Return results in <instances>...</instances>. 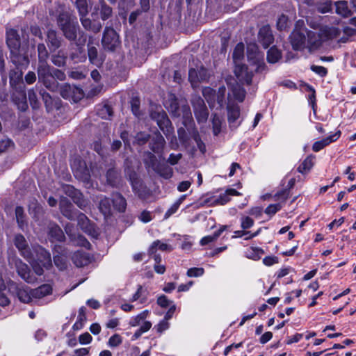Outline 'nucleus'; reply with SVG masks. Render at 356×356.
<instances>
[{
    "label": "nucleus",
    "mask_w": 356,
    "mask_h": 356,
    "mask_svg": "<svg viewBox=\"0 0 356 356\" xmlns=\"http://www.w3.org/2000/svg\"><path fill=\"white\" fill-rule=\"evenodd\" d=\"M303 22L298 21L290 36V40L295 50L307 49L309 52L318 49L323 42L337 38L340 30L336 27H322L318 33L307 31L302 26Z\"/></svg>",
    "instance_id": "nucleus-1"
},
{
    "label": "nucleus",
    "mask_w": 356,
    "mask_h": 356,
    "mask_svg": "<svg viewBox=\"0 0 356 356\" xmlns=\"http://www.w3.org/2000/svg\"><path fill=\"white\" fill-rule=\"evenodd\" d=\"M14 243L21 255L31 264L38 275L43 274L44 268L48 269L51 266L50 253L42 247L33 246L31 250L24 236L20 234L15 235Z\"/></svg>",
    "instance_id": "nucleus-2"
},
{
    "label": "nucleus",
    "mask_w": 356,
    "mask_h": 356,
    "mask_svg": "<svg viewBox=\"0 0 356 356\" xmlns=\"http://www.w3.org/2000/svg\"><path fill=\"white\" fill-rule=\"evenodd\" d=\"M248 58L252 69L249 70L248 67L242 63L236 64L234 74L241 83L250 84L253 75L252 70L256 72L263 70L264 63L263 54L258 51V48L255 44L248 47Z\"/></svg>",
    "instance_id": "nucleus-3"
},
{
    "label": "nucleus",
    "mask_w": 356,
    "mask_h": 356,
    "mask_svg": "<svg viewBox=\"0 0 356 356\" xmlns=\"http://www.w3.org/2000/svg\"><path fill=\"white\" fill-rule=\"evenodd\" d=\"M27 48L26 46L23 45L10 50L11 61L17 69H26L29 65Z\"/></svg>",
    "instance_id": "nucleus-4"
},
{
    "label": "nucleus",
    "mask_w": 356,
    "mask_h": 356,
    "mask_svg": "<svg viewBox=\"0 0 356 356\" xmlns=\"http://www.w3.org/2000/svg\"><path fill=\"white\" fill-rule=\"evenodd\" d=\"M8 263L10 266H14L16 268L19 275L26 282L33 283L35 281L36 279L31 275L28 266L15 255L9 257Z\"/></svg>",
    "instance_id": "nucleus-5"
},
{
    "label": "nucleus",
    "mask_w": 356,
    "mask_h": 356,
    "mask_svg": "<svg viewBox=\"0 0 356 356\" xmlns=\"http://www.w3.org/2000/svg\"><path fill=\"white\" fill-rule=\"evenodd\" d=\"M150 116L152 120L156 122L157 125L164 134L168 136L172 132L171 122L161 108H156V111H152Z\"/></svg>",
    "instance_id": "nucleus-6"
},
{
    "label": "nucleus",
    "mask_w": 356,
    "mask_h": 356,
    "mask_svg": "<svg viewBox=\"0 0 356 356\" xmlns=\"http://www.w3.org/2000/svg\"><path fill=\"white\" fill-rule=\"evenodd\" d=\"M52 293V287L50 284H45L32 290L33 300L34 304L44 305L52 300L49 296Z\"/></svg>",
    "instance_id": "nucleus-7"
},
{
    "label": "nucleus",
    "mask_w": 356,
    "mask_h": 356,
    "mask_svg": "<svg viewBox=\"0 0 356 356\" xmlns=\"http://www.w3.org/2000/svg\"><path fill=\"white\" fill-rule=\"evenodd\" d=\"M105 50L114 51L120 45L119 36L112 28H106L102 40Z\"/></svg>",
    "instance_id": "nucleus-8"
},
{
    "label": "nucleus",
    "mask_w": 356,
    "mask_h": 356,
    "mask_svg": "<svg viewBox=\"0 0 356 356\" xmlns=\"http://www.w3.org/2000/svg\"><path fill=\"white\" fill-rule=\"evenodd\" d=\"M209 73L202 66L191 68L188 72V80L193 88H196L199 83L207 81L209 78Z\"/></svg>",
    "instance_id": "nucleus-9"
},
{
    "label": "nucleus",
    "mask_w": 356,
    "mask_h": 356,
    "mask_svg": "<svg viewBox=\"0 0 356 356\" xmlns=\"http://www.w3.org/2000/svg\"><path fill=\"white\" fill-rule=\"evenodd\" d=\"M192 104L197 120L199 122H204L208 118V111L203 99L200 97H194L192 99Z\"/></svg>",
    "instance_id": "nucleus-10"
},
{
    "label": "nucleus",
    "mask_w": 356,
    "mask_h": 356,
    "mask_svg": "<svg viewBox=\"0 0 356 356\" xmlns=\"http://www.w3.org/2000/svg\"><path fill=\"white\" fill-rule=\"evenodd\" d=\"M72 168L76 177L83 181H89L90 175L84 163L79 161V163H77L76 161H74L72 163Z\"/></svg>",
    "instance_id": "nucleus-11"
},
{
    "label": "nucleus",
    "mask_w": 356,
    "mask_h": 356,
    "mask_svg": "<svg viewBox=\"0 0 356 356\" xmlns=\"http://www.w3.org/2000/svg\"><path fill=\"white\" fill-rule=\"evenodd\" d=\"M66 234L69 236L71 241L75 245L82 246L87 249L90 247V243L81 235L76 234L74 232V227L71 225H67L65 227Z\"/></svg>",
    "instance_id": "nucleus-12"
},
{
    "label": "nucleus",
    "mask_w": 356,
    "mask_h": 356,
    "mask_svg": "<svg viewBox=\"0 0 356 356\" xmlns=\"http://www.w3.org/2000/svg\"><path fill=\"white\" fill-rule=\"evenodd\" d=\"M259 41L262 44L264 48L268 46L273 42V36L269 26L266 25L262 26L259 31Z\"/></svg>",
    "instance_id": "nucleus-13"
},
{
    "label": "nucleus",
    "mask_w": 356,
    "mask_h": 356,
    "mask_svg": "<svg viewBox=\"0 0 356 356\" xmlns=\"http://www.w3.org/2000/svg\"><path fill=\"white\" fill-rule=\"evenodd\" d=\"M341 136V131H337L334 134L323 138L321 140L315 142L313 144L312 149L314 152H317L323 149L325 146L328 145L332 142L336 141Z\"/></svg>",
    "instance_id": "nucleus-14"
},
{
    "label": "nucleus",
    "mask_w": 356,
    "mask_h": 356,
    "mask_svg": "<svg viewBox=\"0 0 356 356\" xmlns=\"http://www.w3.org/2000/svg\"><path fill=\"white\" fill-rule=\"evenodd\" d=\"M72 260L76 266L82 267L90 264L91 258L88 253L78 250L73 254Z\"/></svg>",
    "instance_id": "nucleus-15"
},
{
    "label": "nucleus",
    "mask_w": 356,
    "mask_h": 356,
    "mask_svg": "<svg viewBox=\"0 0 356 356\" xmlns=\"http://www.w3.org/2000/svg\"><path fill=\"white\" fill-rule=\"evenodd\" d=\"M149 313V310H144L138 314L132 316L129 321V325L131 327H143L145 323H151L147 320Z\"/></svg>",
    "instance_id": "nucleus-16"
},
{
    "label": "nucleus",
    "mask_w": 356,
    "mask_h": 356,
    "mask_svg": "<svg viewBox=\"0 0 356 356\" xmlns=\"http://www.w3.org/2000/svg\"><path fill=\"white\" fill-rule=\"evenodd\" d=\"M228 86L231 90V92L229 93V97H231L232 95L234 99L240 102H243L245 97V91L241 85L238 83L232 84L231 83H228Z\"/></svg>",
    "instance_id": "nucleus-17"
},
{
    "label": "nucleus",
    "mask_w": 356,
    "mask_h": 356,
    "mask_svg": "<svg viewBox=\"0 0 356 356\" xmlns=\"http://www.w3.org/2000/svg\"><path fill=\"white\" fill-rule=\"evenodd\" d=\"M228 121L230 126L237 127L240 122H237V120L240 116V109L237 105H228Z\"/></svg>",
    "instance_id": "nucleus-18"
},
{
    "label": "nucleus",
    "mask_w": 356,
    "mask_h": 356,
    "mask_svg": "<svg viewBox=\"0 0 356 356\" xmlns=\"http://www.w3.org/2000/svg\"><path fill=\"white\" fill-rule=\"evenodd\" d=\"M66 193L71 197L74 202L78 205L81 209H84L87 206V202L79 198L81 195L80 193L76 191L74 187L71 186H66L65 188Z\"/></svg>",
    "instance_id": "nucleus-19"
},
{
    "label": "nucleus",
    "mask_w": 356,
    "mask_h": 356,
    "mask_svg": "<svg viewBox=\"0 0 356 356\" xmlns=\"http://www.w3.org/2000/svg\"><path fill=\"white\" fill-rule=\"evenodd\" d=\"M88 54L90 62L93 65L99 67L102 65L104 58L102 55H99L96 47L88 45Z\"/></svg>",
    "instance_id": "nucleus-20"
},
{
    "label": "nucleus",
    "mask_w": 356,
    "mask_h": 356,
    "mask_svg": "<svg viewBox=\"0 0 356 356\" xmlns=\"http://www.w3.org/2000/svg\"><path fill=\"white\" fill-rule=\"evenodd\" d=\"M6 35V42L10 49V51L22 46L19 42L18 34L15 30L10 29L7 31Z\"/></svg>",
    "instance_id": "nucleus-21"
},
{
    "label": "nucleus",
    "mask_w": 356,
    "mask_h": 356,
    "mask_svg": "<svg viewBox=\"0 0 356 356\" xmlns=\"http://www.w3.org/2000/svg\"><path fill=\"white\" fill-rule=\"evenodd\" d=\"M17 296L19 300L24 303H33V296H32V290L27 286H21L17 288Z\"/></svg>",
    "instance_id": "nucleus-22"
},
{
    "label": "nucleus",
    "mask_w": 356,
    "mask_h": 356,
    "mask_svg": "<svg viewBox=\"0 0 356 356\" xmlns=\"http://www.w3.org/2000/svg\"><path fill=\"white\" fill-rule=\"evenodd\" d=\"M49 229V236L52 240L63 241L65 239L63 230L57 225L50 224Z\"/></svg>",
    "instance_id": "nucleus-23"
},
{
    "label": "nucleus",
    "mask_w": 356,
    "mask_h": 356,
    "mask_svg": "<svg viewBox=\"0 0 356 356\" xmlns=\"http://www.w3.org/2000/svg\"><path fill=\"white\" fill-rule=\"evenodd\" d=\"M53 68H51L46 62L39 63L38 67V79L41 80L52 75Z\"/></svg>",
    "instance_id": "nucleus-24"
},
{
    "label": "nucleus",
    "mask_w": 356,
    "mask_h": 356,
    "mask_svg": "<svg viewBox=\"0 0 356 356\" xmlns=\"http://www.w3.org/2000/svg\"><path fill=\"white\" fill-rule=\"evenodd\" d=\"M112 202L113 207L118 211H124L127 206L125 199L120 193L112 195Z\"/></svg>",
    "instance_id": "nucleus-25"
},
{
    "label": "nucleus",
    "mask_w": 356,
    "mask_h": 356,
    "mask_svg": "<svg viewBox=\"0 0 356 356\" xmlns=\"http://www.w3.org/2000/svg\"><path fill=\"white\" fill-rule=\"evenodd\" d=\"M72 204L67 198H61L60 201V209L61 213L67 218L73 219L74 214L72 211Z\"/></svg>",
    "instance_id": "nucleus-26"
},
{
    "label": "nucleus",
    "mask_w": 356,
    "mask_h": 356,
    "mask_svg": "<svg viewBox=\"0 0 356 356\" xmlns=\"http://www.w3.org/2000/svg\"><path fill=\"white\" fill-rule=\"evenodd\" d=\"M227 229V225H222L220 227V228L213 233L212 235H209L203 237L200 240V245H207L211 242H213L218 239V238L221 235V234Z\"/></svg>",
    "instance_id": "nucleus-27"
},
{
    "label": "nucleus",
    "mask_w": 356,
    "mask_h": 356,
    "mask_svg": "<svg viewBox=\"0 0 356 356\" xmlns=\"http://www.w3.org/2000/svg\"><path fill=\"white\" fill-rule=\"evenodd\" d=\"M99 201V209L100 211L104 215L107 216L111 213V200L104 196L98 197Z\"/></svg>",
    "instance_id": "nucleus-28"
},
{
    "label": "nucleus",
    "mask_w": 356,
    "mask_h": 356,
    "mask_svg": "<svg viewBox=\"0 0 356 356\" xmlns=\"http://www.w3.org/2000/svg\"><path fill=\"white\" fill-rule=\"evenodd\" d=\"M22 68L17 70H12L10 72V83L13 87H17L19 83H22L23 72Z\"/></svg>",
    "instance_id": "nucleus-29"
},
{
    "label": "nucleus",
    "mask_w": 356,
    "mask_h": 356,
    "mask_svg": "<svg viewBox=\"0 0 356 356\" xmlns=\"http://www.w3.org/2000/svg\"><path fill=\"white\" fill-rule=\"evenodd\" d=\"M336 11L337 14L343 17H348L350 15L351 11L348 8V2L346 1H337L335 3Z\"/></svg>",
    "instance_id": "nucleus-30"
},
{
    "label": "nucleus",
    "mask_w": 356,
    "mask_h": 356,
    "mask_svg": "<svg viewBox=\"0 0 356 356\" xmlns=\"http://www.w3.org/2000/svg\"><path fill=\"white\" fill-rule=\"evenodd\" d=\"M13 101L20 111H25L28 108L24 88L22 89L19 97L13 96Z\"/></svg>",
    "instance_id": "nucleus-31"
},
{
    "label": "nucleus",
    "mask_w": 356,
    "mask_h": 356,
    "mask_svg": "<svg viewBox=\"0 0 356 356\" xmlns=\"http://www.w3.org/2000/svg\"><path fill=\"white\" fill-rule=\"evenodd\" d=\"M233 60L234 65L241 63V60L244 56V44L238 43L236 44L233 52Z\"/></svg>",
    "instance_id": "nucleus-32"
},
{
    "label": "nucleus",
    "mask_w": 356,
    "mask_h": 356,
    "mask_svg": "<svg viewBox=\"0 0 356 356\" xmlns=\"http://www.w3.org/2000/svg\"><path fill=\"white\" fill-rule=\"evenodd\" d=\"M47 41L51 49H56L60 47V40L57 38L55 31L49 30L47 32Z\"/></svg>",
    "instance_id": "nucleus-33"
},
{
    "label": "nucleus",
    "mask_w": 356,
    "mask_h": 356,
    "mask_svg": "<svg viewBox=\"0 0 356 356\" xmlns=\"http://www.w3.org/2000/svg\"><path fill=\"white\" fill-rule=\"evenodd\" d=\"M202 94L210 106H215L216 97L215 91L209 87H205L202 90Z\"/></svg>",
    "instance_id": "nucleus-34"
},
{
    "label": "nucleus",
    "mask_w": 356,
    "mask_h": 356,
    "mask_svg": "<svg viewBox=\"0 0 356 356\" xmlns=\"http://www.w3.org/2000/svg\"><path fill=\"white\" fill-rule=\"evenodd\" d=\"M29 211L33 218L38 219L40 216L42 214V208L39 205L36 200H33L29 204Z\"/></svg>",
    "instance_id": "nucleus-35"
},
{
    "label": "nucleus",
    "mask_w": 356,
    "mask_h": 356,
    "mask_svg": "<svg viewBox=\"0 0 356 356\" xmlns=\"http://www.w3.org/2000/svg\"><path fill=\"white\" fill-rule=\"evenodd\" d=\"M56 252L57 254L54 257V264L60 270H63L66 268L67 265V257L66 254H60L57 251Z\"/></svg>",
    "instance_id": "nucleus-36"
},
{
    "label": "nucleus",
    "mask_w": 356,
    "mask_h": 356,
    "mask_svg": "<svg viewBox=\"0 0 356 356\" xmlns=\"http://www.w3.org/2000/svg\"><path fill=\"white\" fill-rule=\"evenodd\" d=\"M86 320V308L84 307H82L79 310V315L77 317V320L75 322V323L73 325V329L74 330H81L84 324V322Z\"/></svg>",
    "instance_id": "nucleus-37"
},
{
    "label": "nucleus",
    "mask_w": 356,
    "mask_h": 356,
    "mask_svg": "<svg viewBox=\"0 0 356 356\" xmlns=\"http://www.w3.org/2000/svg\"><path fill=\"white\" fill-rule=\"evenodd\" d=\"M62 29L65 36L69 40H72L76 38V29L74 25H72L70 24H65L63 25Z\"/></svg>",
    "instance_id": "nucleus-38"
},
{
    "label": "nucleus",
    "mask_w": 356,
    "mask_h": 356,
    "mask_svg": "<svg viewBox=\"0 0 356 356\" xmlns=\"http://www.w3.org/2000/svg\"><path fill=\"white\" fill-rule=\"evenodd\" d=\"M314 156H307L303 162L299 165L298 170L300 173H305L311 170L314 165Z\"/></svg>",
    "instance_id": "nucleus-39"
},
{
    "label": "nucleus",
    "mask_w": 356,
    "mask_h": 356,
    "mask_svg": "<svg viewBox=\"0 0 356 356\" xmlns=\"http://www.w3.org/2000/svg\"><path fill=\"white\" fill-rule=\"evenodd\" d=\"M157 250L161 251H171L172 249L168 245L161 243L160 241H156L149 247V253L154 254Z\"/></svg>",
    "instance_id": "nucleus-40"
},
{
    "label": "nucleus",
    "mask_w": 356,
    "mask_h": 356,
    "mask_svg": "<svg viewBox=\"0 0 356 356\" xmlns=\"http://www.w3.org/2000/svg\"><path fill=\"white\" fill-rule=\"evenodd\" d=\"M125 173L129 179L133 189L136 190L138 185L140 183L136 172L134 170H131L130 168L127 166L125 168Z\"/></svg>",
    "instance_id": "nucleus-41"
},
{
    "label": "nucleus",
    "mask_w": 356,
    "mask_h": 356,
    "mask_svg": "<svg viewBox=\"0 0 356 356\" xmlns=\"http://www.w3.org/2000/svg\"><path fill=\"white\" fill-rule=\"evenodd\" d=\"M281 58L280 51L275 47H271L267 54V60L270 63H277Z\"/></svg>",
    "instance_id": "nucleus-42"
},
{
    "label": "nucleus",
    "mask_w": 356,
    "mask_h": 356,
    "mask_svg": "<svg viewBox=\"0 0 356 356\" xmlns=\"http://www.w3.org/2000/svg\"><path fill=\"white\" fill-rule=\"evenodd\" d=\"M264 251L259 248H250L245 252L246 257L253 260H258L261 258Z\"/></svg>",
    "instance_id": "nucleus-43"
},
{
    "label": "nucleus",
    "mask_w": 356,
    "mask_h": 356,
    "mask_svg": "<svg viewBox=\"0 0 356 356\" xmlns=\"http://www.w3.org/2000/svg\"><path fill=\"white\" fill-rule=\"evenodd\" d=\"M186 195H182L171 206V207L165 212V218H169L175 213L179 209L180 204L185 200Z\"/></svg>",
    "instance_id": "nucleus-44"
},
{
    "label": "nucleus",
    "mask_w": 356,
    "mask_h": 356,
    "mask_svg": "<svg viewBox=\"0 0 356 356\" xmlns=\"http://www.w3.org/2000/svg\"><path fill=\"white\" fill-rule=\"evenodd\" d=\"M77 218H78V224L81 227V228L85 232H90L91 226L89 223V220L88 219V218L83 213L79 214Z\"/></svg>",
    "instance_id": "nucleus-45"
},
{
    "label": "nucleus",
    "mask_w": 356,
    "mask_h": 356,
    "mask_svg": "<svg viewBox=\"0 0 356 356\" xmlns=\"http://www.w3.org/2000/svg\"><path fill=\"white\" fill-rule=\"evenodd\" d=\"M39 81L42 82L44 86L50 90H56L58 88V83L52 75L50 77H47L45 79L39 80Z\"/></svg>",
    "instance_id": "nucleus-46"
},
{
    "label": "nucleus",
    "mask_w": 356,
    "mask_h": 356,
    "mask_svg": "<svg viewBox=\"0 0 356 356\" xmlns=\"http://www.w3.org/2000/svg\"><path fill=\"white\" fill-rule=\"evenodd\" d=\"M112 113L111 108L108 105L102 106L97 109V115L103 119H108Z\"/></svg>",
    "instance_id": "nucleus-47"
},
{
    "label": "nucleus",
    "mask_w": 356,
    "mask_h": 356,
    "mask_svg": "<svg viewBox=\"0 0 356 356\" xmlns=\"http://www.w3.org/2000/svg\"><path fill=\"white\" fill-rule=\"evenodd\" d=\"M76 6L79 15L82 17H86L88 13L86 0H76Z\"/></svg>",
    "instance_id": "nucleus-48"
},
{
    "label": "nucleus",
    "mask_w": 356,
    "mask_h": 356,
    "mask_svg": "<svg viewBox=\"0 0 356 356\" xmlns=\"http://www.w3.org/2000/svg\"><path fill=\"white\" fill-rule=\"evenodd\" d=\"M154 140L155 143L152 145V149L154 152H159V150L163 147L165 140L163 137L159 133L155 134Z\"/></svg>",
    "instance_id": "nucleus-49"
},
{
    "label": "nucleus",
    "mask_w": 356,
    "mask_h": 356,
    "mask_svg": "<svg viewBox=\"0 0 356 356\" xmlns=\"http://www.w3.org/2000/svg\"><path fill=\"white\" fill-rule=\"evenodd\" d=\"M152 326V323H146L143 327H140L132 336L131 340L134 341L138 339L143 333L149 331Z\"/></svg>",
    "instance_id": "nucleus-50"
},
{
    "label": "nucleus",
    "mask_w": 356,
    "mask_h": 356,
    "mask_svg": "<svg viewBox=\"0 0 356 356\" xmlns=\"http://www.w3.org/2000/svg\"><path fill=\"white\" fill-rule=\"evenodd\" d=\"M15 216L19 227L24 229L25 223V218L24 214V209L21 207H17L15 209Z\"/></svg>",
    "instance_id": "nucleus-51"
},
{
    "label": "nucleus",
    "mask_w": 356,
    "mask_h": 356,
    "mask_svg": "<svg viewBox=\"0 0 356 356\" xmlns=\"http://www.w3.org/2000/svg\"><path fill=\"white\" fill-rule=\"evenodd\" d=\"M230 200L227 193L225 191L223 193H220L218 196H214L212 198V204L223 205L227 203Z\"/></svg>",
    "instance_id": "nucleus-52"
},
{
    "label": "nucleus",
    "mask_w": 356,
    "mask_h": 356,
    "mask_svg": "<svg viewBox=\"0 0 356 356\" xmlns=\"http://www.w3.org/2000/svg\"><path fill=\"white\" fill-rule=\"evenodd\" d=\"M38 51L39 63L46 62V60L48 58V51L46 49L45 45L44 44H39L38 45Z\"/></svg>",
    "instance_id": "nucleus-53"
},
{
    "label": "nucleus",
    "mask_w": 356,
    "mask_h": 356,
    "mask_svg": "<svg viewBox=\"0 0 356 356\" xmlns=\"http://www.w3.org/2000/svg\"><path fill=\"white\" fill-rule=\"evenodd\" d=\"M222 120L221 118L216 114L213 115L212 119V124L214 135H218L220 131Z\"/></svg>",
    "instance_id": "nucleus-54"
},
{
    "label": "nucleus",
    "mask_w": 356,
    "mask_h": 356,
    "mask_svg": "<svg viewBox=\"0 0 356 356\" xmlns=\"http://www.w3.org/2000/svg\"><path fill=\"white\" fill-rule=\"evenodd\" d=\"M254 220L249 216H242L241 218V227L245 230L254 225Z\"/></svg>",
    "instance_id": "nucleus-55"
},
{
    "label": "nucleus",
    "mask_w": 356,
    "mask_h": 356,
    "mask_svg": "<svg viewBox=\"0 0 356 356\" xmlns=\"http://www.w3.org/2000/svg\"><path fill=\"white\" fill-rule=\"evenodd\" d=\"M289 26V20L286 16L282 15L277 21V27L279 30H285Z\"/></svg>",
    "instance_id": "nucleus-56"
},
{
    "label": "nucleus",
    "mask_w": 356,
    "mask_h": 356,
    "mask_svg": "<svg viewBox=\"0 0 356 356\" xmlns=\"http://www.w3.org/2000/svg\"><path fill=\"white\" fill-rule=\"evenodd\" d=\"M122 342V339L120 335L115 334L110 337L108 341L109 347L114 348L120 345Z\"/></svg>",
    "instance_id": "nucleus-57"
},
{
    "label": "nucleus",
    "mask_w": 356,
    "mask_h": 356,
    "mask_svg": "<svg viewBox=\"0 0 356 356\" xmlns=\"http://www.w3.org/2000/svg\"><path fill=\"white\" fill-rule=\"evenodd\" d=\"M281 203L270 204L266 209L265 213L270 216L275 215L282 208Z\"/></svg>",
    "instance_id": "nucleus-58"
},
{
    "label": "nucleus",
    "mask_w": 356,
    "mask_h": 356,
    "mask_svg": "<svg viewBox=\"0 0 356 356\" xmlns=\"http://www.w3.org/2000/svg\"><path fill=\"white\" fill-rule=\"evenodd\" d=\"M170 327V323L168 321L163 318L161 321L157 325L154 326V328L156 330L157 332L161 334L163 332L167 330Z\"/></svg>",
    "instance_id": "nucleus-59"
},
{
    "label": "nucleus",
    "mask_w": 356,
    "mask_h": 356,
    "mask_svg": "<svg viewBox=\"0 0 356 356\" xmlns=\"http://www.w3.org/2000/svg\"><path fill=\"white\" fill-rule=\"evenodd\" d=\"M165 108L170 111V112L177 114V110L178 108V104L177 99L175 97H172L170 100V103L169 104L168 102L164 103Z\"/></svg>",
    "instance_id": "nucleus-60"
},
{
    "label": "nucleus",
    "mask_w": 356,
    "mask_h": 356,
    "mask_svg": "<svg viewBox=\"0 0 356 356\" xmlns=\"http://www.w3.org/2000/svg\"><path fill=\"white\" fill-rule=\"evenodd\" d=\"M193 245V241L191 237L189 236H184L183 238V241L181 245V248L182 250L188 251L190 250Z\"/></svg>",
    "instance_id": "nucleus-61"
},
{
    "label": "nucleus",
    "mask_w": 356,
    "mask_h": 356,
    "mask_svg": "<svg viewBox=\"0 0 356 356\" xmlns=\"http://www.w3.org/2000/svg\"><path fill=\"white\" fill-rule=\"evenodd\" d=\"M204 269L202 268H191L187 271L188 277H200L204 274Z\"/></svg>",
    "instance_id": "nucleus-62"
},
{
    "label": "nucleus",
    "mask_w": 356,
    "mask_h": 356,
    "mask_svg": "<svg viewBox=\"0 0 356 356\" xmlns=\"http://www.w3.org/2000/svg\"><path fill=\"white\" fill-rule=\"evenodd\" d=\"M226 88L225 86L219 88L218 94L216 95V102L220 107L222 106Z\"/></svg>",
    "instance_id": "nucleus-63"
},
{
    "label": "nucleus",
    "mask_w": 356,
    "mask_h": 356,
    "mask_svg": "<svg viewBox=\"0 0 356 356\" xmlns=\"http://www.w3.org/2000/svg\"><path fill=\"white\" fill-rule=\"evenodd\" d=\"M66 58L63 55H55L52 56V63L57 66H63L65 64Z\"/></svg>",
    "instance_id": "nucleus-64"
}]
</instances>
